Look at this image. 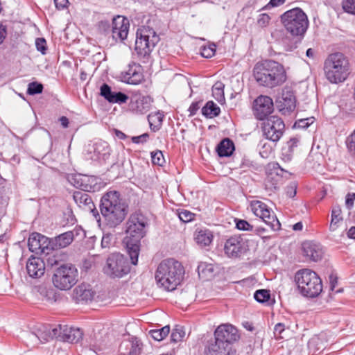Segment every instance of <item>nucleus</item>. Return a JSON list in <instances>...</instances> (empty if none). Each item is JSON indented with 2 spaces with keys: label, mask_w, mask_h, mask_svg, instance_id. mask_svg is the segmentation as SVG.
Segmentation results:
<instances>
[{
  "label": "nucleus",
  "mask_w": 355,
  "mask_h": 355,
  "mask_svg": "<svg viewBox=\"0 0 355 355\" xmlns=\"http://www.w3.org/2000/svg\"><path fill=\"white\" fill-rule=\"evenodd\" d=\"M101 214L109 227L120 225L128 213V205L116 191L106 192L101 199Z\"/></svg>",
  "instance_id": "1"
},
{
  "label": "nucleus",
  "mask_w": 355,
  "mask_h": 355,
  "mask_svg": "<svg viewBox=\"0 0 355 355\" xmlns=\"http://www.w3.org/2000/svg\"><path fill=\"white\" fill-rule=\"evenodd\" d=\"M253 76L259 85L270 89L283 85L287 79L284 67L272 60L257 62L253 68Z\"/></svg>",
  "instance_id": "2"
},
{
  "label": "nucleus",
  "mask_w": 355,
  "mask_h": 355,
  "mask_svg": "<svg viewBox=\"0 0 355 355\" xmlns=\"http://www.w3.org/2000/svg\"><path fill=\"white\" fill-rule=\"evenodd\" d=\"M184 270L180 262L174 259L161 261L155 272L157 285L166 291H173L183 279Z\"/></svg>",
  "instance_id": "3"
},
{
  "label": "nucleus",
  "mask_w": 355,
  "mask_h": 355,
  "mask_svg": "<svg viewBox=\"0 0 355 355\" xmlns=\"http://www.w3.org/2000/svg\"><path fill=\"white\" fill-rule=\"evenodd\" d=\"M324 71L330 83L343 82L349 75V62L341 53L330 54L324 61Z\"/></svg>",
  "instance_id": "4"
},
{
  "label": "nucleus",
  "mask_w": 355,
  "mask_h": 355,
  "mask_svg": "<svg viewBox=\"0 0 355 355\" xmlns=\"http://www.w3.org/2000/svg\"><path fill=\"white\" fill-rule=\"evenodd\" d=\"M295 281L299 292L304 297H317L322 291V280L317 273L310 269L298 270Z\"/></svg>",
  "instance_id": "5"
},
{
  "label": "nucleus",
  "mask_w": 355,
  "mask_h": 355,
  "mask_svg": "<svg viewBox=\"0 0 355 355\" xmlns=\"http://www.w3.org/2000/svg\"><path fill=\"white\" fill-rule=\"evenodd\" d=\"M214 339L208 341L205 355H237L234 343L239 340L240 334H214Z\"/></svg>",
  "instance_id": "6"
},
{
  "label": "nucleus",
  "mask_w": 355,
  "mask_h": 355,
  "mask_svg": "<svg viewBox=\"0 0 355 355\" xmlns=\"http://www.w3.org/2000/svg\"><path fill=\"white\" fill-rule=\"evenodd\" d=\"M281 19L286 31L293 35H304L309 26L306 15L298 8L285 12Z\"/></svg>",
  "instance_id": "7"
},
{
  "label": "nucleus",
  "mask_w": 355,
  "mask_h": 355,
  "mask_svg": "<svg viewBox=\"0 0 355 355\" xmlns=\"http://www.w3.org/2000/svg\"><path fill=\"white\" fill-rule=\"evenodd\" d=\"M78 272L71 263H62L53 272L52 282L61 291L71 289L78 282Z\"/></svg>",
  "instance_id": "8"
},
{
  "label": "nucleus",
  "mask_w": 355,
  "mask_h": 355,
  "mask_svg": "<svg viewBox=\"0 0 355 355\" xmlns=\"http://www.w3.org/2000/svg\"><path fill=\"white\" fill-rule=\"evenodd\" d=\"M159 41V37L153 28L142 26L137 31L135 51L140 58H147Z\"/></svg>",
  "instance_id": "9"
},
{
  "label": "nucleus",
  "mask_w": 355,
  "mask_h": 355,
  "mask_svg": "<svg viewBox=\"0 0 355 355\" xmlns=\"http://www.w3.org/2000/svg\"><path fill=\"white\" fill-rule=\"evenodd\" d=\"M104 272L110 277H122L129 271L125 258L119 253H113L107 259L103 268Z\"/></svg>",
  "instance_id": "10"
},
{
  "label": "nucleus",
  "mask_w": 355,
  "mask_h": 355,
  "mask_svg": "<svg viewBox=\"0 0 355 355\" xmlns=\"http://www.w3.org/2000/svg\"><path fill=\"white\" fill-rule=\"evenodd\" d=\"M250 209L254 214L259 217L272 230H279L281 224L271 209L267 205L259 200H253L250 202Z\"/></svg>",
  "instance_id": "11"
},
{
  "label": "nucleus",
  "mask_w": 355,
  "mask_h": 355,
  "mask_svg": "<svg viewBox=\"0 0 355 355\" xmlns=\"http://www.w3.org/2000/svg\"><path fill=\"white\" fill-rule=\"evenodd\" d=\"M285 128L284 121L277 116H270L266 119L262 123L263 135L268 140L276 142L283 135Z\"/></svg>",
  "instance_id": "12"
},
{
  "label": "nucleus",
  "mask_w": 355,
  "mask_h": 355,
  "mask_svg": "<svg viewBox=\"0 0 355 355\" xmlns=\"http://www.w3.org/2000/svg\"><path fill=\"white\" fill-rule=\"evenodd\" d=\"M126 225V233L132 238L133 242L137 243L145 236L147 219L142 214L135 213L130 215Z\"/></svg>",
  "instance_id": "13"
},
{
  "label": "nucleus",
  "mask_w": 355,
  "mask_h": 355,
  "mask_svg": "<svg viewBox=\"0 0 355 355\" xmlns=\"http://www.w3.org/2000/svg\"><path fill=\"white\" fill-rule=\"evenodd\" d=\"M276 105L284 115L293 112L296 107V98L293 92L288 87L284 88L281 96L276 101Z\"/></svg>",
  "instance_id": "14"
},
{
  "label": "nucleus",
  "mask_w": 355,
  "mask_h": 355,
  "mask_svg": "<svg viewBox=\"0 0 355 355\" xmlns=\"http://www.w3.org/2000/svg\"><path fill=\"white\" fill-rule=\"evenodd\" d=\"M273 109V101L269 96H260L254 101V114L259 120H263L272 112Z\"/></svg>",
  "instance_id": "15"
},
{
  "label": "nucleus",
  "mask_w": 355,
  "mask_h": 355,
  "mask_svg": "<svg viewBox=\"0 0 355 355\" xmlns=\"http://www.w3.org/2000/svg\"><path fill=\"white\" fill-rule=\"evenodd\" d=\"M73 297L78 302H87L92 300L101 301L99 295H96V291L92 286L87 284H80L73 291Z\"/></svg>",
  "instance_id": "16"
},
{
  "label": "nucleus",
  "mask_w": 355,
  "mask_h": 355,
  "mask_svg": "<svg viewBox=\"0 0 355 355\" xmlns=\"http://www.w3.org/2000/svg\"><path fill=\"white\" fill-rule=\"evenodd\" d=\"M245 250V243L239 236L229 238L225 243L224 251L228 257L236 258Z\"/></svg>",
  "instance_id": "17"
},
{
  "label": "nucleus",
  "mask_w": 355,
  "mask_h": 355,
  "mask_svg": "<svg viewBox=\"0 0 355 355\" xmlns=\"http://www.w3.org/2000/svg\"><path fill=\"white\" fill-rule=\"evenodd\" d=\"M152 102L149 96L135 94L131 97L129 109L135 114H144L150 110Z\"/></svg>",
  "instance_id": "18"
},
{
  "label": "nucleus",
  "mask_w": 355,
  "mask_h": 355,
  "mask_svg": "<svg viewBox=\"0 0 355 355\" xmlns=\"http://www.w3.org/2000/svg\"><path fill=\"white\" fill-rule=\"evenodd\" d=\"M112 37L116 41H123L126 39L129 30V21L127 18L122 16H117L112 20Z\"/></svg>",
  "instance_id": "19"
},
{
  "label": "nucleus",
  "mask_w": 355,
  "mask_h": 355,
  "mask_svg": "<svg viewBox=\"0 0 355 355\" xmlns=\"http://www.w3.org/2000/svg\"><path fill=\"white\" fill-rule=\"evenodd\" d=\"M49 245H51L49 239L39 233H33L28 240L29 250L36 254L44 253Z\"/></svg>",
  "instance_id": "20"
},
{
  "label": "nucleus",
  "mask_w": 355,
  "mask_h": 355,
  "mask_svg": "<svg viewBox=\"0 0 355 355\" xmlns=\"http://www.w3.org/2000/svg\"><path fill=\"white\" fill-rule=\"evenodd\" d=\"M75 333L76 331H84V329L79 327H75L73 326H69L67 324L55 325L51 324H41L36 327L35 329L33 330L31 333Z\"/></svg>",
  "instance_id": "21"
},
{
  "label": "nucleus",
  "mask_w": 355,
  "mask_h": 355,
  "mask_svg": "<svg viewBox=\"0 0 355 355\" xmlns=\"http://www.w3.org/2000/svg\"><path fill=\"white\" fill-rule=\"evenodd\" d=\"M100 94L110 103L121 104L128 99V96L124 93L112 92L111 87L106 83L101 86Z\"/></svg>",
  "instance_id": "22"
},
{
  "label": "nucleus",
  "mask_w": 355,
  "mask_h": 355,
  "mask_svg": "<svg viewBox=\"0 0 355 355\" xmlns=\"http://www.w3.org/2000/svg\"><path fill=\"white\" fill-rule=\"evenodd\" d=\"M26 270L31 277L39 278L44 274L45 263L41 258L31 257L26 263Z\"/></svg>",
  "instance_id": "23"
},
{
  "label": "nucleus",
  "mask_w": 355,
  "mask_h": 355,
  "mask_svg": "<svg viewBox=\"0 0 355 355\" xmlns=\"http://www.w3.org/2000/svg\"><path fill=\"white\" fill-rule=\"evenodd\" d=\"M141 71V67L133 62L129 64L128 69L123 73V77L128 84L137 85L144 79Z\"/></svg>",
  "instance_id": "24"
},
{
  "label": "nucleus",
  "mask_w": 355,
  "mask_h": 355,
  "mask_svg": "<svg viewBox=\"0 0 355 355\" xmlns=\"http://www.w3.org/2000/svg\"><path fill=\"white\" fill-rule=\"evenodd\" d=\"M303 254L310 260L318 261L322 257V249L319 243L313 241H305L302 243Z\"/></svg>",
  "instance_id": "25"
},
{
  "label": "nucleus",
  "mask_w": 355,
  "mask_h": 355,
  "mask_svg": "<svg viewBox=\"0 0 355 355\" xmlns=\"http://www.w3.org/2000/svg\"><path fill=\"white\" fill-rule=\"evenodd\" d=\"M74 239V234L72 231L62 233L50 240L51 246L53 250L64 248L69 245Z\"/></svg>",
  "instance_id": "26"
},
{
  "label": "nucleus",
  "mask_w": 355,
  "mask_h": 355,
  "mask_svg": "<svg viewBox=\"0 0 355 355\" xmlns=\"http://www.w3.org/2000/svg\"><path fill=\"white\" fill-rule=\"evenodd\" d=\"M73 184L81 190L90 191L96 184L95 178L85 175L78 174L73 178Z\"/></svg>",
  "instance_id": "27"
},
{
  "label": "nucleus",
  "mask_w": 355,
  "mask_h": 355,
  "mask_svg": "<svg viewBox=\"0 0 355 355\" xmlns=\"http://www.w3.org/2000/svg\"><path fill=\"white\" fill-rule=\"evenodd\" d=\"M94 159L106 161L110 155V148L105 141H98L93 146Z\"/></svg>",
  "instance_id": "28"
},
{
  "label": "nucleus",
  "mask_w": 355,
  "mask_h": 355,
  "mask_svg": "<svg viewBox=\"0 0 355 355\" xmlns=\"http://www.w3.org/2000/svg\"><path fill=\"white\" fill-rule=\"evenodd\" d=\"M234 150V144L229 138L223 139L216 148V151L220 157H230Z\"/></svg>",
  "instance_id": "29"
},
{
  "label": "nucleus",
  "mask_w": 355,
  "mask_h": 355,
  "mask_svg": "<svg viewBox=\"0 0 355 355\" xmlns=\"http://www.w3.org/2000/svg\"><path fill=\"white\" fill-rule=\"evenodd\" d=\"M274 171H270L267 173L266 178L264 181L265 187L267 190L273 191L278 188L279 183L282 180V177Z\"/></svg>",
  "instance_id": "30"
},
{
  "label": "nucleus",
  "mask_w": 355,
  "mask_h": 355,
  "mask_svg": "<svg viewBox=\"0 0 355 355\" xmlns=\"http://www.w3.org/2000/svg\"><path fill=\"white\" fill-rule=\"evenodd\" d=\"M195 240L196 243L203 247L209 245L213 240V234L209 230H199L195 232Z\"/></svg>",
  "instance_id": "31"
},
{
  "label": "nucleus",
  "mask_w": 355,
  "mask_h": 355,
  "mask_svg": "<svg viewBox=\"0 0 355 355\" xmlns=\"http://www.w3.org/2000/svg\"><path fill=\"white\" fill-rule=\"evenodd\" d=\"M54 334H28L27 340L30 341L28 345L35 347L40 343H45L51 340L55 339Z\"/></svg>",
  "instance_id": "32"
},
{
  "label": "nucleus",
  "mask_w": 355,
  "mask_h": 355,
  "mask_svg": "<svg viewBox=\"0 0 355 355\" xmlns=\"http://www.w3.org/2000/svg\"><path fill=\"white\" fill-rule=\"evenodd\" d=\"M163 117L164 114L160 112L151 113L148 116L150 128L153 131L156 132L160 129L163 121Z\"/></svg>",
  "instance_id": "33"
},
{
  "label": "nucleus",
  "mask_w": 355,
  "mask_h": 355,
  "mask_svg": "<svg viewBox=\"0 0 355 355\" xmlns=\"http://www.w3.org/2000/svg\"><path fill=\"white\" fill-rule=\"evenodd\" d=\"M198 275L203 279H210L214 277V268L212 263L200 262L198 266Z\"/></svg>",
  "instance_id": "34"
},
{
  "label": "nucleus",
  "mask_w": 355,
  "mask_h": 355,
  "mask_svg": "<svg viewBox=\"0 0 355 355\" xmlns=\"http://www.w3.org/2000/svg\"><path fill=\"white\" fill-rule=\"evenodd\" d=\"M73 199L79 207L87 206L89 209L94 206L92 200L89 194L81 191L75 192Z\"/></svg>",
  "instance_id": "35"
},
{
  "label": "nucleus",
  "mask_w": 355,
  "mask_h": 355,
  "mask_svg": "<svg viewBox=\"0 0 355 355\" xmlns=\"http://www.w3.org/2000/svg\"><path fill=\"white\" fill-rule=\"evenodd\" d=\"M220 107L213 101H208L202 109V113L207 118H214L219 115Z\"/></svg>",
  "instance_id": "36"
},
{
  "label": "nucleus",
  "mask_w": 355,
  "mask_h": 355,
  "mask_svg": "<svg viewBox=\"0 0 355 355\" xmlns=\"http://www.w3.org/2000/svg\"><path fill=\"white\" fill-rule=\"evenodd\" d=\"M224 84L222 82H216L212 87V95L214 98L218 102L225 100L224 96Z\"/></svg>",
  "instance_id": "37"
},
{
  "label": "nucleus",
  "mask_w": 355,
  "mask_h": 355,
  "mask_svg": "<svg viewBox=\"0 0 355 355\" xmlns=\"http://www.w3.org/2000/svg\"><path fill=\"white\" fill-rule=\"evenodd\" d=\"M133 243H134L130 244L128 241L127 247H128V254H129L130 259H131V263L134 265H137V261H138L139 249L138 245L135 242H133Z\"/></svg>",
  "instance_id": "38"
},
{
  "label": "nucleus",
  "mask_w": 355,
  "mask_h": 355,
  "mask_svg": "<svg viewBox=\"0 0 355 355\" xmlns=\"http://www.w3.org/2000/svg\"><path fill=\"white\" fill-rule=\"evenodd\" d=\"M129 342L131 345L130 355H140L143 346L141 340L136 336H132Z\"/></svg>",
  "instance_id": "39"
},
{
  "label": "nucleus",
  "mask_w": 355,
  "mask_h": 355,
  "mask_svg": "<svg viewBox=\"0 0 355 355\" xmlns=\"http://www.w3.org/2000/svg\"><path fill=\"white\" fill-rule=\"evenodd\" d=\"M55 340L60 342L74 343H77L80 338L82 334H55Z\"/></svg>",
  "instance_id": "40"
},
{
  "label": "nucleus",
  "mask_w": 355,
  "mask_h": 355,
  "mask_svg": "<svg viewBox=\"0 0 355 355\" xmlns=\"http://www.w3.org/2000/svg\"><path fill=\"white\" fill-rule=\"evenodd\" d=\"M254 298L259 303H267L270 299V294L268 290L260 289L255 291Z\"/></svg>",
  "instance_id": "41"
},
{
  "label": "nucleus",
  "mask_w": 355,
  "mask_h": 355,
  "mask_svg": "<svg viewBox=\"0 0 355 355\" xmlns=\"http://www.w3.org/2000/svg\"><path fill=\"white\" fill-rule=\"evenodd\" d=\"M216 53V45L214 44L203 46L200 48V54L202 57L210 58L214 55Z\"/></svg>",
  "instance_id": "42"
},
{
  "label": "nucleus",
  "mask_w": 355,
  "mask_h": 355,
  "mask_svg": "<svg viewBox=\"0 0 355 355\" xmlns=\"http://www.w3.org/2000/svg\"><path fill=\"white\" fill-rule=\"evenodd\" d=\"M43 90V85L37 82H33L28 84L27 93L30 95L41 94Z\"/></svg>",
  "instance_id": "43"
},
{
  "label": "nucleus",
  "mask_w": 355,
  "mask_h": 355,
  "mask_svg": "<svg viewBox=\"0 0 355 355\" xmlns=\"http://www.w3.org/2000/svg\"><path fill=\"white\" fill-rule=\"evenodd\" d=\"M195 214L191 211L186 209L178 211V217L183 223H189L194 219Z\"/></svg>",
  "instance_id": "44"
},
{
  "label": "nucleus",
  "mask_w": 355,
  "mask_h": 355,
  "mask_svg": "<svg viewBox=\"0 0 355 355\" xmlns=\"http://www.w3.org/2000/svg\"><path fill=\"white\" fill-rule=\"evenodd\" d=\"M236 331L237 329L234 325L230 323H225L219 325L214 333H234Z\"/></svg>",
  "instance_id": "45"
},
{
  "label": "nucleus",
  "mask_w": 355,
  "mask_h": 355,
  "mask_svg": "<svg viewBox=\"0 0 355 355\" xmlns=\"http://www.w3.org/2000/svg\"><path fill=\"white\" fill-rule=\"evenodd\" d=\"M236 227L239 230L243 231H253V226L251 225L247 220L242 219H236Z\"/></svg>",
  "instance_id": "46"
},
{
  "label": "nucleus",
  "mask_w": 355,
  "mask_h": 355,
  "mask_svg": "<svg viewBox=\"0 0 355 355\" xmlns=\"http://www.w3.org/2000/svg\"><path fill=\"white\" fill-rule=\"evenodd\" d=\"M152 162L154 164H157L158 166H162L164 163V155L160 150H157L156 152H153L151 153Z\"/></svg>",
  "instance_id": "47"
},
{
  "label": "nucleus",
  "mask_w": 355,
  "mask_h": 355,
  "mask_svg": "<svg viewBox=\"0 0 355 355\" xmlns=\"http://www.w3.org/2000/svg\"><path fill=\"white\" fill-rule=\"evenodd\" d=\"M342 4L345 12L355 15V0H343Z\"/></svg>",
  "instance_id": "48"
},
{
  "label": "nucleus",
  "mask_w": 355,
  "mask_h": 355,
  "mask_svg": "<svg viewBox=\"0 0 355 355\" xmlns=\"http://www.w3.org/2000/svg\"><path fill=\"white\" fill-rule=\"evenodd\" d=\"M37 50L44 55L46 53V42L44 38H37L35 40Z\"/></svg>",
  "instance_id": "49"
},
{
  "label": "nucleus",
  "mask_w": 355,
  "mask_h": 355,
  "mask_svg": "<svg viewBox=\"0 0 355 355\" xmlns=\"http://www.w3.org/2000/svg\"><path fill=\"white\" fill-rule=\"evenodd\" d=\"M286 193L288 197L294 198L297 193L296 182H291L286 188Z\"/></svg>",
  "instance_id": "50"
},
{
  "label": "nucleus",
  "mask_w": 355,
  "mask_h": 355,
  "mask_svg": "<svg viewBox=\"0 0 355 355\" xmlns=\"http://www.w3.org/2000/svg\"><path fill=\"white\" fill-rule=\"evenodd\" d=\"M313 121V119L309 118L300 119L295 122V126L301 128H308Z\"/></svg>",
  "instance_id": "51"
},
{
  "label": "nucleus",
  "mask_w": 355,
  "mask_h": 355,
  "mask_svg": "<svg viewBox=\"0 0 355 355\" xmlns=\"http://www.w3.org/2000/svg\"><path fill=\"white\" fill-rule=\"evenodd\" d=\"M270 20V17L268 15L263 13L259 15L257 23L261 27H266Z\"/></svg>",
  "instance_id": "52"
},
{
  "label": "nucleus",
  "mask_w": 355,
  "mask_h": 355,
  "mask_svg": "<svg viewBox=\"0 0 355 355\" xmlns=\"http://www.w3.org/2000/svg\"><path fill=\"white\" fill-rule=\"evenodd\" d=\"M347 146L349 151L355 152V130L347 137Z\"/></svg>",
  "instance_id": "53"
},
{
  "label": "nucleus",
  "mask_w": 355,
  "mask_h": 355,
  "mask_svg": "<svg viewBox=\"0 0 355 355\" xmlns=\"http://www.w3.org/2000/svg\"><path fill=\"white\" fill-rule=\"evenodd\" d=\"M343 221V218H336V217H331L329 230L331 232H335L338 228L340 223Z\"/></svg>",
  "instance_id": "54"
},
{
  "label": "nucleus",
  "mask_w": 355,
  "mask_h": 355,
  "mask_svg": "<svg viewBox=\"0 0 355 355\" xmlns=\"http://www.w3.org/2000/svg\"><path fill=\"white\" fill-rule=\"evenodd\" d=\"M94 331H98V333L100 331H106L107 333L110 331H118L117 329H114L112 325L110 324H105L103 326L102 329H100V325H98L96 327V328L93 330Z\"/></svg>",
  "instance_id": "55"
},
{
  "label": "nucleus",
  "mask_w": 355,
  "mask_h": 355,
  "mask_svg": "<svg viewBox=\"0 0 355 355\" xmlns=\"http://www.w3.org/2000/svg\"><path fill=\"white\" fill-rule=\"evenodd\" d=\"M355 200V193H349L346 196L345 204L348 209L352 207Z\"/></svg>",
  "instance_id": "56"
},
{
  "label": "nucleus",
  "mask_w": 355,
  "mask_h": 355,
  "mask_svg": "<svg viewBox=\"0 0 355 355\" xmlns=\"http://www.w3.org/2000/svg\"><path fill=\"white\" fill-rule=\"evenodd\" d=\"M187 331H189V333H191V329H189L185 326L182 325L180 324H178L174 326L172 333H185Z\"/></svg>",
  "instance_id": "57"
},
{
  "label": "nucleus",
  "mask_w": 355,
  "mask_h": 355,
  "mask_svg": "<svg viewBox=\"0 0 355 355\" xmlns=\"http://www.w3.org/2000/svg\"><path fill=\"white\" fill-rule=\"evenodd\" d=\"M58 255H53L51 257H49L47 259V263L48 265H50L51 266H60V259Z\"/></svg>",
  "instance_id": "58"
},
{
  "label": "nucleus",
  "mask_w": 355,
  "mask_h": 355,
  "mask_svg": "<svg viewBox=\"0 0 355 355\" xmlns=\"http://www.w3.org/2000/svg\"><path fill=\"white\" fill-rule=\"evenodd\" d=\"M148 138V135L147 133H144L139 136L133 137L132 138V141L135 144L144 143V142L146 141Z\"/></svg>",
  "instance_id": "59"
},
{
  "label": "nucleus",
  "mask_w": 355,
  "mask_h": 355,
  "mask_svg": "<svg viewBox=\"0 0 355 355\" xmlns=\"http://www.w3.org/2000/svg\"><path fill=\"white\" fill-rule=\"evenodd\" d=\"M112 236L110 234L103 235L101 240V246L103 248H108L110 245Z\"/></svg>",
  "instance_id": "60"
},
{
  "label": "nucleus",
  "mask_w": 355,
  "mask_h": 355,
  "mask_svg": "<svg viewBox=\"0 0 355 355\" xmlns=\"http://www.w3.org/2000/svg\"><path fill=\"white\" fill-rule=\"evenodd\" d=\"M56 8L63 10L67 7L68 0H53Z\"/></svg>",
  "instance_id": "61"
},
{
  "label": "nucleus",
  "mask_w": 355,
  "mask_h": 355,
  "mask_svg": "<svg viewBox=\"0 0 355 355\" xmlns=\"http://www.w3.org/2000/svg\"><path fill=\"white\" fill-rule=\"evenodd\" d=\"M148 333H170V326L166 325L160 329H151Z\"/></svg>",
  "instance_id": "62"
},
{
  "label": "nucleus",
  "mask_w": 355,
  "mask_h": 355,
  "mask_svg": "<svg viewBox=\"0 0 355 355\" xmlns=\"http://www.w3.org/2000/svg\"><path fill=\"white\" fill-rule=\"evenodd\" d=\"M286 0H270L269 3L266 5V8H273L277 7L282 5Z\"/></svg>",
  "instance_id": "63"
},
{
  "label": "nucleus",
  "mask_w": 355,
  "mask_h": 355,
  "mask_svg": "<svg viewBox=\"0 0 355 355\" xmlns=\"http://www.w3.org/2000/svg\"><path fill=\"white\" fill-rule=\"evenodd\" d=\"M297 143H298V139H296V138H293V139H291L290 141H288V144L289 146V150L288 151L290 153H291L293 151V148L294 146H297Z\"/></svg>",
  "instance_id": "64"
}]
</instances>
